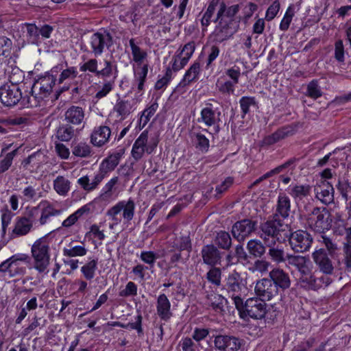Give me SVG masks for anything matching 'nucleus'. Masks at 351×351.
I'll return each instance as SVG.
<instances>
[{"instance_id": "obj_1", "label": "nucleus", "mask_w": 351, "mask_h": 351, "mask_svg": "<svg viewBox=\"0 0 351 351\" xmlns=\"http://www.w3.org/2000/svg\"><path fill=\"white\" fill-rule=\"evenodd\" d=\"M56 77L49 73L40 76L34 81L29 92L30 96L26 95L24 100V106L27 107H36L45 98L48 97L52 92L55 84Z\"/></svg>"}, {"instance_id": "obj_2", "label": "nucleus", "mask_w": 351, "mask_h": 351, "mask_svg": "<svg viewBox=\"0 0 351 351\" xmlns=\"http://www.w3.org/2000/svg\"><path fill=\"white\" fill-rule=\"evenodd\" d=\"M247 289L245 280L236 270L230 272L225 277L221 285V290L231 298L235 306L241 304V300L245 295Z\"/></svg>"}, {"instance_id": "obj_3", "label": "nucleus", "mask_w": 351, "mask_h": 351, "mask_svg": "<svg viewBox=\"0 0 351 351\" xmlns=\"http://www.w3.org/2000/svg\"><path fill=\"white\" fill-rule=\"evenodd\" d=\"M240 317L246 319L250 317L254 319H262L265 318L269 308L265 300L258 297L248 298L243 302L241 300V304L236 305Z\"/></svg>"}, {"instance_id": "obj_4", "label": "nucleus", "mask_w": 351, "mask_h": 351, "mask_svg": "<svg viewBox=\"0 0 351 351\" xmlns=\"http://www.w3.org/2000/svg\"><path fill=\"white\" fill-rule=\"evenodd\" d=\"M117 159L114 158L111 155L103 160L99 166V171L94 176L92 182L88 176H84L77 180V184L86 191H93L97 188L99 184L106 177L108 173L113 171L119 165Z\"/></svg>"}, {"instance_id": "obj_5", "label": "nucleus", "mask_w": 351, "mask_h": 351, "mask_svg": "<svg viewBox=\"0 0 351 351\" xmlns=\"http://www.w3.org/2000/svg\"><path fill=\"white\" fill-rule=\"evenodd\" d=\"M307 222L314 231L323 233L331 228L332 220L326 207H314L308 215Z\"/></svg>"}, {"instance_id": "obj_6", "label": "nucleus", "mask_w": 351, "mask_h": 351, "mask_svg": "<svg viewBox=\"0 0 351 351\" xmlns=\"http://www.w3.org/2000/svg\"><path fill=\"white\" fill-rule=\"evenodd\" d=\"M336 253L330 254L324 248H319L312 253V258L319 270L326 275H332L335 270L340 271L341 263L339 260L334 264Z\"/></svg>"}, {"instance_id": "obj_7", "label": "nucleus", "mask_w": 351, "mask_h": 351, "mask_svg": "<svg viewBox=\"0 0 351 351\" xmlns=\"http://www.w3.org/2000/svg\"><path fill=\"white\" fill-rule=\"evenodd\" d=\"M49 246L47 238L43 237L36 240L32 246L31 252L34 259V267L43 272L49 264Z\"/></svg>"}, {"instance_id": "obj_8", "label": "nucleus", "mask_w": 351, "mask_h": 351, "mask_svg": "<svg viewBox=\"0 0 351 351\" xmlns=\"http://www.w3.org/2000/svg\"><path fill=\"white\" fill-rule=\"evenodd\" d=\"M312 243L313 237L306 230H298L289 234V244L295 252L303 253L308 251Z\"/></svg>"}, {"instance_id": "obj_9", "label": "nucleus", "mask_w": 351, "mask_h": 351, "mask_svg": "<svg viewBox=\"0 0 351 351\" xmlns=\"http://www.w3.org/2000/svg\"><path fill=\"white\" fill-rule=\"evenodd\" d=\"M104 67L101 70L97 69L98 62L95 58L89 59L87 62L82 64L80 69L82 72L89 71L93 73L97 77H101L103 78L110 77L113 74L116 75L117 73V66L114 64L111 61L104 60Z\"/></svg>"}, {"instance_id": "obj_10", "label": "nucleus", "mask_w": 351, "mask_h": 351, "mask_svg": "<svg viewBox=\"0 0 351 351\" xmlns=\"http://www.w3.org/2000/svg\"><path fill=\"white\" fill-rule=\"evenodd\" d=\"M257 228V220L253 218H245L234 223L232 226L231 232L235 239L241 242L254 232Z\"/></svg>"}, {"instance_id": "obj_11", "label": "nucleus", "mask_w": 351, "mask_h": 351, "mask_svg": "<svg viewBox=\"0 0 351 351\" xmlns=\"http://www.w3.org/2000/svg\"><path fill=\"white\" fill-rule=\"evenodd\" d=\"M25 97L23 96L21 88L17 84H4L0 88V101L4 106H13L20 101L24 106Z\"/></svg>"}, {"instance_id": "obj_12", "label": "nucleus", "mask_w": 351, "mask_h": 351, "mask_svg": "<svg viewBox=\"0 0 351 351\" xmlns=\"http://www.w3.org/2000/svg\"><path fill=\"white\" fill-rule=\"evenodd\" d=\"M282 226V222L279 218H276L272 216V219L261 223L259 226L261 230L260 237L265 243H267L269 238L275 241L276 239H279Z\"/></svg>"}, {"instance_id": "obj_13", "label": "nucleus", "mask_w": 351, "mask_h": 351, "mask_svg": "<svg viewBox=\"0 0 351 351\" xmlns=\"http://www.w3.org/2000/svg\"><path fill=\"white\" fill-rule=\"evenodd\" d=\"M112 44V36L108 31L94 33L90 36L89 40V45L91 48L90 51L95 57L101 55L104 51V48H109Z\"/></svg>"}, {"instance_id": "obj_14", "label": "nucleus", "mask_w": 351, "mask_h": 351, "mask_svg": "<svg viewBox=\"0 0 351 351\" xmlns=\"http://www.w3.org/2000/svg\"><path fill=\"white\" fill-rule=\"evenodd\" d=\"M254 291L257 297L265 301H269L278 294L275 284L270 278L258 280L255 285Z\"/></svg>"}, {"instance_id": "obj_15", "label": "nucleus", "mask_w": 351, "mask_h": 351, "mask_svg": "<svg viewBox=\"0 0 351 351\" xmlns=\"http://www.w3.org/2000/svg\"><path fill=\"white\" fill-rule=\"evenodd\" d=\"M215 348L220 351H237L241 347V340L234 337L226 335H213Z\"/></svg>"}, {"instance_id": "obj_16", "label": "nucleus", "mask_w": 351, "mask_h": 351, "mask_svg": "<svg viewBox=\"0 0 351 351\" xmlns=\"http://www.w3.org/2000/svg\"><path fill=\"white\" fill-rule=\"evenodd\" d=\"M299 123H291L285 125L271 135H269L263 138V143L265 145H271L280 141L293 135L298 130Z\"/></svg>"}, {"instance_id": "obj_17", "label": "nucleus", "mask_w": 351, "mask_h": 351, "mask_svg": "<svg viewBox=\"0 0 351 351\" xmlns=\"http://www.w3.org/2000/svg\"><path fill=\"white\" fill-rule=\"evenodd\" d=\"M239 10L240 6L239 4L227 7L225 2L221 1L220 2L219 9L213 22L217 23L219 19H225L226 22H232L233 25L239 27L240 19L235 17L237 14L239 12Z\"/></svg>"}, {"instance_id": "obj_18", "label": "nucleus", "mask_w": 351, "mask_h": 351, "mask_svg": "<svg viewBox=\"0 0 351 351\" xmlns=\"http://www.w3.org/2000/svg\"><path fill=\"white\" fill-rule=\"evenodd\" d=\"M315 197L324 205L334 202L335 189L332 185L324 180L314 186Z\"/></svg>"}, {"instance_id": "obj_19", "label": "nucleus", "mask_w": 351, "mask_h": 351, "mask_svg": "<svg viewBox=\"0 0 351 351\" xmlns=\"http://www.w3.org/2000/svg\"><path fill=\"white\" fill-rule=\"evenodd\" d=\"M217 23L218 25L216 26L213 34L215 40L220 43L231 38L239 28L233 25L232 22H226L225 19H219Z\"/></svg>"}, {"instance_id": "obj_20", "label": "nucleus", "mask_w": 351, "mask_h": 351, "mask_svg": "<svg viewBox=\"0 0 351 351\" xmlns=\"http://www.w3.org/2000/svg\"><path fill=\"white\" fill-rule=\"evenodd\" d=\"M269 277L275 284L278 291H285L290 288L291 280L289 274L281 268H274L269 273Z\"/></svg>"}, {"instance_id": "obj_21", "label": "nucleus", "mask_w": 351, "mask_h": 351, "mask_svg": "<svg viewBox=\"0 0 351 351\" xmlns=\"http://www.w3.org/2000/svg\"><path fill=\"white\" fill-rule=\"evenodd\" d=\"M201 256L204 263L208 265L214 267L221 264V253L213 244L203 246L201 250Z\"/></svg>"}, {"instance_id": "obj_22", "label": "nucleus", "mask_w": 351, "mask_h": 351, "mask_svg": "<svg viewBox=\"0 0 351 351\" xmlns=\"http://www.w3.org/2000/svg\"><path fill=\"white\" fill-rule=\"evenodd\" d=\"M208 106L201 110V117L198 119V122H203L208 127L217 125L216 132H218L219 129L218 123L220 121L221 112L216 113V111L211 108L212 104H209Z\"/></svg>"}, {"instance_id": "obj_23", "label": "nucleus", "mask_w": 351, "mask_h": 351, "mask_svg": "<svg viewBox=\"0 0 351 351\" xmlns=\"http://www.w3.org/2000/svg\"><path fill=\"white\" fill-rule=\"evenodd\" d=\"M84 111L82 107L72 106L64 112V120L66 123L75 127L83 123Z\"/></svg>"}, {"instance_id": "obj_24", "label": "nucleus", "mask_w": 351, "mask_h": 351, "mask_svg": "<svg viewBox=\"0 0 351 351\" xmlns=\"http://www.w3.org/2000/svg\"><path fill=\"white\" fill-rule=\"evenodd\" d=\"M156 311L158 317L165 322L169 321L173 315L170 301L165 293L159 295L157 298Z\"/></svg>"}, {"instance_id": "obj_25", "label": "nucleus", "mask_w": 351, "mask_h": 351, "mask_svg": "<svg viewBox=\"0 0 351 351\" xmlns=\"http://www.w3.org/2000/svg\"><path fill=\"white\" fill-rule=\"evenodd\" d=\"M110 133V128L106 125L96 127L90 136V142L95 146L101 147L108 141Z\"/></svg>"}, {"instance_id": "obj_26", "label": "nucleus", "mask_w": 351, "mask_h": 351, "mask_svg": "<svg viewBox=\"0 0 351 351\" xmlns=\"http://www.w3.org/2000/svg\"><path fill=\"white\" fill-rule=\"evenodd\" d=\"M291 211V201L289 197L284 193H280L278 197L276 211L274 217H281L285 219L289 217Z\"/></svg>"}, {"instance_id": "obj_27", "label": "nucleus", "mask_w": 351, "mask_h": 351, "mask_svg": "<svg viewBox=\"0 0 351 351\" xmlns=\"http://www.w3.org/2000/svg\"><path fill=\"white\" fill-rule=\"evenodd\" d=\"M266 245L269 247L268 255L272 261L278 264L285 262L287 254L282 246L276 245L275 240H271Z\"/></svg>"}, {"instance_id": "obj_28", "label": "nucleus", "mask_w": 351, "mask_h": 351, "mask_svg": "<svg viewBox=\"0 0 351 351\" xmlns=\"http://www.w3.org/2000/svg\"><path fill=\"white\" fill-rule=\"evenodd\" d=\"M308 259L303 256L287 254L285 262L287 265L295 267L300 274L308 270L306 263Z\"/></svg>"}, {"instance_id": "obj_29", "label": "nucleus", "mask_w": 351, "mask_h": 351, "mask_svg": "<svg viewBox=\"0 0 351 351\" xmlns=\"http://www.w3.org/2000/svg\"><path fill=\"white\" fill-rule=\"evenodd\" d=\"M76 132L73 126L68 123L61 124L56 129V137L60 141L68 142L75 136Z\"/></svg>"}, {"instance_id": "obj_30", "label": "nucleus", "mask_w": 351, "mask_h": 351, "mask_svg": "<svg viewBox=\"0 0 351 351\" xmlns=\"http://www.w3.org/2000/svg\"><path fill=\"white\" fill-rule=\"evenodd\" d=\"M206 299L208 304L217 313H222L223 311V306L227 303V300L222 295L215 293H207Z\"/></svg>"}, {"instance_id": "obj_31", "label": "nucleus", "mask_w": 351, "mask_h": 351, "mask_svg": "<svg viewBox=\"0 0 351 351\" xmlns=\"http://www.w3.org/2000/svg\"><path fill=\"white\" fill-rule=\"evenodd\" d=\"M199 72L200 64L198 62H195L186 71L178 86H185L189 85L191 82L197 80Z\"/></svg>"}, {"instance_id": "obj_32", "label": "nucleus", "mask_w": 351, "mask_h": 351, "mask_svg": "<svg viewBox=\"0 0 351 351\" xmlns=\"http://www.w3.org/2000/svg\"><path fill=\"white\" fill-rule=\"evenodd\" d=\"M247 250L254 258H261L266 252V247L258 239H251L247 243Z\"/></svg>"}, {"instance_id": "obj_33", "label": "nucleus", "mask_w": 351, "mask_h": 351, "mask_svg": "<svg viewBox=\"0 0 351 351\" xmlns=\"http://www.w3.org/2000/svg\"><path fill=\"white\" fill-rule=\"evenodd\" d=\"M32 228V220L23 217L18 219L12 232L16 236H24L30 231Z\"/></svg>"}, {"instance_id": "obj_34", "label": "nucleus", "mask_w": 351, "mask_h": 351, "mask_svg": "<svg viewBox=\"0 0 351 351\" xmlns=\"http://www.w3.org/2000/svg\"><path fill=\"white\" fill-rule=\"evenodd\" d=\"M302 276L300 278V282L301 286L306 289L318 290L319 289L317 277L311 273L308 272V270L304 271V274H301Z\"/></svg>"}, {"instance_id": "obj_35", "label": "nucleus", "mask_w": 351, "mask_h": 351, "mask_svg": "<svg viewBox=\"0 0 351 351\" xmlns=\"http://www.w3.org/2000/svg\"><path fill=\"white\" fill-rule=\"evenodd\" d=\"M221 0H211L209 2L208 6L206 11L203 14L201 19V25L202 26V30L204 31L206 27L210 24L211 18L213 17L214 12L216 10V7L219 4Z\"/></svg>"}, {"instance_id": "obj_36", "label": "nucleus", "mask_w": 351, "mask_h": 351, "mask_svg": "<svg viewBox=\"0 0 351 351\" xmlns=\"http://www.w3.org/2000/svg\"><path fill=\"white\" fill-rule=\"evenodd\" d=\"M70 181L59 176L53 181L54 190L60 195L65 196L70 190Z\"/></svg>"}, {"instance_id": "obj_37", "label": "nucleus", "mask_w": 351, "mask_h": 351, "mask_svg": "<svg viewBox=\"0 0 351 351\" xmlns=\"http://www.w3.org/2000/svg\"><path fill=\"white\" fill-rule=\"evenodd\" d=\"M27 29V40L28 43L38 45L41 43V38L39 36L38 27L34 23H25Z\"/></svg>"}, {"instance_id": "obj_38", "label": "nucleus", "mask_w": 351, "mask_h": 351, "mask_svg": "<svg viewBox=\"0 0 351 351\" xmlns=\"http://www.w3.org/2000/svg\"><path fill=\"white\" fill-rule=\"evenodd\" d=\"M97 265L98 260L92 259L81 267V272L86 280H90L95 277V271L97 269Z\"/></svg>"}, {"instance_id": "obj_39", "label": "nucleus", "mask_w": 351, "mask_h": 351, "mask_svg": "<svg viewBox=\"0 0 351 351\" xmlns=\"http://www.w3.org/2000/svg\"><path fill=\"white\" fill-rule=\"evenodd\" d=\"M41 204L43 205L46 204L42 210L41 216L39 219L41 225L45 224L50 217L58 215L62 212L61 210L54 208L53 205L48 202Z\"/></svg>"}, {"instance_id": "obj_40", "label": "nucleus", "mask_w": 351, "mask_h": 351, "mask_svg": "<svg viewBox=\"0 0 351 351\" xmlns=\"http://www.w3.org/2000/svg\"><path fill=\"white\" fill-rule=\"evenodd\" d=\"M148 73V64H143L142 66H138L134 71V80L138 84V90L142 91L144 88V83Z\"/></svg>"}, {"instance_id": "obj_41", "label": "nucleus", "mask_w": 351, "mask_h": 351, "mask_svg": "<svg viewBox=\"0 0 351 351\" xmlns=\"http://www.w3.org/2000/svg\"><path fill=\"white\" fill-rule=\"evenodd\" d=\"M114 110L119 114V115L125 117L132 111V104L130 101L118 99L114 107Z\"/></svg>"}, {"instance_id": "obj_42", "label": "nucleus", "mask_w": 351, "mask_h": 351, "mask_svg": "<svg viewBox=\"0 0 351 351\" xmlns=\"http://www.w3.org/2000/svg\"><path fill=\"white\" fill-rule=\"evenodd\" d=\"M215 244L223 250H229L232 245V239L228 232L220 231L215 238Z\"/></svg>"}, {"instance_id": "obj_43", "label": "nucleus", "mask_w": 351, "mask_h": 351, "mask_svg": "<svg viewBox=\"0 0 351 351\" xmlns=\"http://www.w3.org/2000/svg\"><path fill=\"white\" fill-rule=\"evenodd\" d=\"M311 187L308 184L305 185H295L293 186L289 192V194L294 199H302L310 195Z\"/></svg>"}, {"instance_id": "obj_44", "label": "nucleus", "mask_w": 351, "mask_h": 351, "mask_svg": "<svg viewBox=\"0 0 351 351\" xmlns=\"http://www.w3.org/2000/svg\"><path fill=\"white\" fill-rule=\"evenodd\" d=\"M173 247L179 252L186 250L188 252L187 257H189V253L192 250V244L189 236H182L176 239L174 241Z\"/></svg>"}, {"instance_id": "obj_45", "label": "nucleus", "mask_w": 351, "mask_h": 351, "mask_svg": "<svg viewBox=\"0 0 351 351\" xmlns=\"http://www.w3.org/2000/svg\"><path fill=\"white\" fill-rule=\"evenodd\" d=\"M221 270L215 266L211 268L206 273V279L209 282L216 287L221 286Z\"/></svg>"}, {"instance_id": "obj_46", "label": "nucleus", "mask_w": 351, "mask_h": 351, "mask_svg": "<svg viewBox=\"0 0 351 351\" xmlns=\"http://www.w3.org/2000/svg\"><path fill=\"white\" fill-rule=\"evenodd\" d=\"M129 43L132 50L133 60L138 64H141L142 61L147 56V52L142 50L135 44L134 38H131L129 41Z\"/></svg>"}, {"instance_id": "obj_47", "label": "nucleus", "mask_w": 351, "mask_h": 351, "mask_svg": "<svg viewBox=\"0 0 351 351\" xmlns=\"http://www.w3.org/2000/svg\"><path fill=\"white\" fill-rule=\"evenodd\" d=\"M121 203L123 204V217L129 222L134 215L135 203L132 199H129L127 202L121 201Z\"/></svg>"}, {"instance_id": "obj_48", "label": "nucleus", "mask_w": 351, "mask_h": 351, "mask_svg": "<svg viewBox=\"0 0 351 351\" xmlns=\"http://www.w3.org/2000/svg\"><path fill=\"white\" fill-rule=\"evenodd\" d=\"M91 148L85 143L80 142L73 146L72 154L77 157L86 158L90 155Z\"/></svg>"}, {"instance_id": "obj_49", "label": "nucleus", "mask_w": 351, "mask_h": 351, "mask_svg": "<svg viewBox=\"0 0 351 351\" xmlns=\"http://www.w3.org/2000/svg\"><path fill=\"white\" fill-rule=\"evenodd\" d=\"M306 95L314 99H317L322 95V91L317 80H312L308 84Z\"/></svg>"}, {"instance_id": "obj_50", "label": "nucleus", "mask_w": 351, "mask_h": 351, "mask_svg": "<svg viewBox=\"0 0 351 351\" xmlns=\"http://www.w3.org/2000/svg\"><path fill=\"white\" fill-rule=\"evenodd\" d=\"M337 191L341 194L342 198L348 202L350 199L348 193L351 191V182L348 180H341L340 178L338 180L336 184Z\"/></svg>"}, {"instance_id": "obj_51", "label": "nucleus", "mask_w": 351, "mask_h": 351, "mask_svg": "<svg viewBox=\"0 0 351 351\" xmlns=\"http://www.w3.org/2000/svg\"><path fill=\"white\" fill-rule=\"evenodd\" d=\"M235 85V84L229 80L223 82L218 80L216 83V87L219 92L226 95L233 94Z\"/></svg>"}, {"instance_id": "obj_52", "label": "nucleus", "mask_w": 351, "mask_h": 351, "mask_svg": "<svg viewBox=\"0 0 351 351\" xmlns=\"http://www.w3.org/2000/svg\"><path fill=\"white\" fill-rule=\"evenodd\" d=\"M344 270L346 272L351 271V246L349 245H343V259Z\"/></svg>"}, {"instance_id": "obj_53", "label": "nucleus", "mask_w": 351, "mask_h": 351, "mask_svg": "<svg viewBox=\"0 0 351 351\" xmlns=\"http://www.w3.org/2000/svg\"><path fill=\"white\" fill-rule=\"evenodd\" d=\"M87 250L82 245H75L71 248H64L63 254L69 257L82 256L86 254Z\"/></svg>"}, {"instance_id": "obj_54", "label": "nucleus", "mask_w": 351, "mask_h": 351, "mask_svg": "<svg viewBox=\"0 0 351 351\" xmlns=\"http://www.w3.org/2000/svg\"><path fill=\"white\" fill-rule=\"evenodd\" d=\"M18 149H15L6 154L5 158L0 162V173L6 171L12 165L14 157L16 155Z\"/></svg>"}, {"instance_id": "obj_55", "label": "nucleus", "mask_w": 351, "mask_h": 351, "mask_svg": "<svg viewBox=\"0 0 351 351\" xmlns=\"http://www.w3.org/2000/svg\"><path fill=\"white\" fill-rule=\"evenodd\" d=\"M239 104L243 112L242 117H244L250 112V106H255L256 101L253 97H242L239 100Z\"/></svg>"}, {"instance_id": "obj_56", "label": "nucleus", "mask_w": 351, "mask_h": 351, "mask_svg": "<svg viewBox=\"0 0 351 351\" xmlns=\"http://www.w3.org/2000/svg\"><path fill=\"white\" fill-rule=\"evenodd\" d=\"M141 260L151 267H154L158 256L153 251H142L140 254Z\"/></svg>"}, {"instance_id": "obj_57", "label": "nucleus", "mask_w": 351, "mask_h": 351, "mask_svg": "<svg viewBox=\"0 0 351 351\" xmlns=\"http://www.w3.org/2000/svg\"><path fill=\"white\" fill-rule=\"evenodd\" d=\"M345 49L343 40L339 39L335 43L334 58L337 61L341 63L345 60Z\"/></svg>"}, {"instance_id": "obj_58", "label": "nucleus", "mask_w": 351, "mask_h": 351, "mask_svg": "<svg viewBox=\"0 0 351 351\" xmlns=\"http://www.w3.org/2000/svg\"><path fill=\"white\" fill-rule=\"evenodd\" d=\"M196 137V148L203 153L208 152L210 143L209 140L202 134L197 133L195 134Z\"/></svg>"}, {"instance_id": "obj_59", "label": "nucleus", "mask_w": 351, "mask_h": 351, "mask_svg": "<svg viewBox=\"0 0 351 351\" xmlns=\"http://www.w3.org/2000/svg\"><path fill=\"white\" fill-rule=\"evenodd\" d=\"M294 15L293 9L289 6L287 10L284 17L282 18L280 24V29L282 31H287L290 25V23L292 21V18Z\"/></svg>"}, {"instance_id": "obj_60", "label": "nucleus", "mask_w": 351, "mask_h": 351, "mask_svg": "<svg viewBox=\"0 0 351 351\" xmlns=\"http://www.w3.org/2000/svg\"><path fill=\"white\" fill-rule=\"evenodd\" d=\"M142 321L143 317L141 313H139L135 318L134 322H130L127 324H125L124 328L126 329H132L136 330L138 336H141L143 335V330L142 327Z\"/></svg>"}, {"instance_id": "obj_61", "label": "nucleus", "mask_w": 351, "mask_h": 351, "mask_svg": "<svg viewBox=\"0 0 351 351\" xmlns=\"http://www.w3.org/2000/svg\"><path fill=\"white\" fill-rule=\"evenodd\" d=\"M119 178L115 176L110 179L103 187L100 197L102 198L109 197L112 195V191L114 186L118 183Z\"/></svg>"}, {"instance_id": "obj_62", "label": "nucleus", "mask_w": 351, "mask_h": 351, "mask_svg": "<svg viewBox=\"0 0 351 351\" xmlns=\"http://www.w3.org/2000/svg\"><path fill=\"white\" fill-rule=\"evenodd\" d=\"M77 69L74 66L69 67L65 69H62V71L58 79V82L61 84L67 79H74L77 77Z\"/></svg>"}, {"instance_id": "obj_63", "label": "nucleus", "mask_w": 351, "mask_h": 351, "mask_svg": "<svg viewBox=\"0 0 351 351\" xmlns=\"http://www.w3.org/2000/svg\"><path fill=\"white\" fill-rule=\"evenodd\" d=\"M12 46V40L3 36H0V54L8 56Z\"/></svg>"}, {"instance_id": "obj_64", "label": "nucleus", "mask_w": 351, "mask_h": 351, "mask_svg": "<svg viewBox=\"0 0 351 351\" xmlns=\"http://www.w3.org/2000/svg\"><path fill=\"white\" fill-rule=\"evenodd\" d=\"M121 297L136 296L137 295V286L133 282L127 283L125 288L121 290L119 293Z\"/></svg>"}]
</instances>
